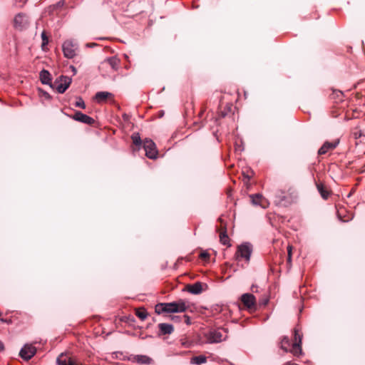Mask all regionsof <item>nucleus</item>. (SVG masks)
<instances>
[{
    "mask_svg": "<svg viewBox=\"0 0 365 365\" xmlns=\"http://www.w3.org/2000/svg\"><path fill=\"white\" fill-rule=\"evenodd\" d=\"M301 329L296 327L294 329V340L291 341L287 336H284L280 341V348L286 352H291L294 356H299L302 353Z\"/></svg>",
    "mask_w": 365,
    "mask_h": 365,
    "instance_id": "obj_1",
    "label": "nucleus"
},
{
    "mask_svg": "<svg viewBox=\"0 0 365 365\" xmlns=\"http://www.w3.org/2000/svg\"><path fill=\"white\" fill-rule=\"evenodd\" d=\"M120 63V61L116 56L108 57L101 62L98 69L103 76H109L118 70Z\"/></svg>",
    "mask_w": 365,
    "mask_h": 365,
    "instance_id": "obj_2",
    "label": "nucleus"
},
{
    "mask_svg": "<svg viewBox=\"0 0 365 365\" xmlns=\"http://www.w3.org/2000/svg\"><path fill=\"white\" fill-rule=\"evenodd\" d=\"M275 197L278 203L287 206L297 200V192L293 187H289L287 190H277L275 193Z\"/></svg>",
    "mask_w": 365,
    "mask_h": 365,
    "instance_id": "obj_3",
    "label": "nucleus"
},
{
    "mask_svg": "<svg viewBox=\"0 0 365 365\" xmlns=\"http://www.w3.org/2000/svg\"><path fill=\"white\" fill-rule=\"evenodd\" d=\"M252 252V245L250 242H244L237 246V249L235 255V259L237 261L244 259L246 262H249Z\"/></svg>",
    "mask_w": 365,
    "mask_h": 365,
    "instance_id": "obj_4",
    "label": "nucleus"
},
{
    "mask_svg": "<svg viewBox=\"0 0 365 365\" xmlns=\"http://www.w3.org/2000/svg\"><path fill=\"white\" fill-rule=\"evenodd\" d=\"M205 338L210 344L220 343L227 338V331L222 328L212 329L205 334Z\"/></svg>",
    "mask_w": 365,
    "mask_h": 365,
    "instance_id": "obj_5",
    "label": "nucleus"
},
{
    "mask_svg": "<svg viewBox=\"0 0 365 365\" xmlns=\"http://www.w3.org/2000/svg\"><path fill=\"white\" fill-rule=\"evenodd\" d=\"M63 55L67 58H73L76 55L78 44L73 40L68 39L63 42L62 45Z\"/></svg>",
    "mask_w": 365,
    "mask_h": 365,
    "instance_id": "obj_6",
    "label": "nucleus"
},
{
    "mask_svg": "<svg viewBox=\"0 0 365 365\" xmlns=\"http://www.w3.org/2000/svg\"><path fill=\"white\" fill-rule=\"evenodd\" d=\"M71 78L68 76H61L58 79L54 82L52 88H55L58 93H63L71 83Z\"/></svg>",
    "mask_w": 365,
    "mask_h": 365,
    "instance_id": "obj_7",
    "label": "nucleus"
},
{
    "mask_svg": "<svg viewBox=\"0 0 365 365\" xmlns=\"http://www.w3.org/2000/svg\"><path fill=\"white\" fill-rule=\"evenodd\" d=\"M143 147L145 152V155L150 159H155L158 155V150L155 143L150 139H145L143 141Z\"/></svg>",
    "mask_w": 365,
    "mask_h": 365,
    "instance_id": "obj_8",
    "label": "nucleus"
},
{
    "mask_svg": "<svg viewBox=\"0 0 365 365\" xmlns=\"http://www.w3.org/2000/svg\"><path fill=\"white\" fill-rule=\"evenodd\" d=\"M29 24V19L28 16L24 13H19L16 15L14 19V25L15 29L19 31L26 29Z\"/></svg>",
    "mask_w": 365,
    "mask_h": 365,
    "instance_id": "obj_9",
    "label": "nucleus"
},
{
    "mask_svg": "<svg viewBox=\"0 0 365 365\" xmlns=\"http://www.w3.org/2000/svg\"><path fill=\"white\" fill-rule=\"evenodd\" d=\"M36 349L31 344H25L21 349L19 355L25 360H29L36 354Z\"/></svg>",
    "mask_w": 365,
    "mask_h": 365,
    "instance_id": "obj_10",
    "label": "nucleus"
},
{
    "mask_svg": "<svg viewBox=\"0 0 365 365\" xmlns=\"http://www.w3.org/2000/svg\"><path fill=\"white\" fill-rule=\"evenodd\" d=\"M339 143V139L336 138L332 141H325L321 146V155L326 154L334 150Z\"/></svg>",
    "mask_w": 365,
    "mask_h": 365,
    "instance_id": "obj_11",
    "label": "nucleus"
},
{
    "mask_svg": "<svg viewBox=\"0 0 365 365\" xmlns=\"http://www.w3.org/2000/svg\"><path fill=\"white\" fill-rule=\"evenodd\" d=\"M250 197L252 203L255 205H259L263 208L268 206L267 200L261 194L250 195Z\"/></svg>",
    "mask_w": 365,
    "mask_h": 365,
    "instance_id": "obj_12",
    "label": "nucleus"
},
{
    "mask_svg": "<svg viewBox=\"0 0 365 365\" xmlns=\"http://www.w3.org/2000/svg\"><path fill=\"white\" fill-rule=\"evenodd\" d=\"M73 118L76 121H79L87 125H92L94 123L93 118L80 111H76L73 115Z\"/></svg>",
    "mask_w": 365,
    "mask_h": 365,
    "instance_id": "obj_13",
    "label": "nucleus"
},
{
    "mask_svg": "<svg viewBox=\"0 0 365 365\" xmlns=\"http://www.w3.org/2000/svg\"><path fill=\"white\" fill-rule=\"evenodd\" d=\"M241 301L247 308H252L255 305L256 299L252 294H244L241 297Z\"/></svg>",
    "mask_w": 365,
    "mask_h": 365,
    "instance_id": "obj_14",
    "label": "nucleus"
},
{
    "mask_svg": "<svg viewBox=\"0 0 365 365\" xmlns=\"http://www.w3.org/2000/svg\"><path fill=\"white\" fill-rule=\"evenodd\" d=\"M158 327L160 331L158 334L159 336L171 334L174 331V327L171 324L160 323Z\"/></svg>",
    "mask_w": 365,
    "mask_h": 365,
    "instance_id": "obj_15",
    "label": "nucleus"
},
{
    "mask_svg": "<svg viewBox=\"0 0 365 365\" xmlns=\"http://www.w3.org/2000/svg\"><path fill=\"white\" fill-rule=\"evenodd\" d=\"M171 306H172L171 302L158 304L155 306V312L159 314L161 313H163V312L174 313L173 312L174 309H173V307Z\"/></svg>",
    "mask_w": 365,
    "mask_h": 365,
    "instance_id": "obj_16",
    "label": "nucleus"
},
{
    "mask_svg": "<svg viewBox=\"0 0 365 365\" xmlns=\"http://www.w3.org/2000/svg\"><path fill=\"white\" fill-rule=\"evenodd\" d=\"M57 364L58 365H78L76 361L66 354H61L57 358Z\"/></svg>",
    "mask_w": 365,
    "mask_h": 365,
    "instance_id": "obj_17",
    "label": "nucleus"
},
{
    "mask_svg": "<svg viewBox=\"0 0 365 365\" xmlns=\"http://www.w3.org/2000/svg\"><path fill=\"white\" fill-rule=\"evenodd\" d=\"M171 307H173L174 313L183 312L186 311L187 307L183 300H178L176 302H171Z\"/></svg>",
    "mask_w": 365,
    "mask_h": 365,
    "instance_id": "obj_18",
    "label": "nucleus"
},
{
    "mask_svg": "<svg viewBox=\"0 0 365 365\" xmlns=\"http://www.w3.org/2000/svg\"><path fill=\"white\" fill-rule=\"evenodd\" d=\"M40 80L43 84L49 85L51 87H53L51 73L47 70L43 69L40 72Z\"/></svg>",
    "mask_w": 365,
    "mask_h": 365,
    "instance_id": "obj_19",
    "label": "nucleus"
},
{
    "mask_svg": "<svg viewBox=\"0 0 365 365\" xmlns=\"http://www.w3.org/2000/svg\"><path fill=\"white\" fill-rule=\"evenodd\" d=\"M187 291L193 294H199L202 291V283L197 282L192 284H190L187 287Z\"/></svg>",
    "mask_w": 365,
    "mask_h": 365,
    "instance_id": "obj_20",
    "label": "nucleus"
},
{
    "mask_svg": "<svg viewBox=\"0 0 365 365\" xmlns=\"http://www.w3.org/2000/svg\"><path fill=\"white\" fill-rule=\"evenodd\" d=\"M134 361L140 364H150L153 359L146 355H135Z\"/></svg>",
    "mask_w": 365,
    "mask_h": 365,
    "instance_id": "obj_21",
    "label": "nucleus"
},
{
    "mask_svg": "<svg viewBox=\"0 0 365 365\" xmlns=\"http://www.w3.org/2000/svg\"><path fill=\"white\" fill-rule=\"evenodd\" d=\"M113 95L111 93L107 91H100L96 93L95 100L98 103H102L105 101L107 98L111 97Z\"/></svg>",
    "mask_w": 365,
    "mask_h": 365,
    "instance_id": "obj_22",
    "label": "nucleus"
},
{
    "mask_svg": "<svg viewBox=\"0 0 365 365\" xmlns=\"http://www.w3.org/2000/svg\"><path fill=\"white\" fill-rule=\"evenodd\" d=\"M333 193L331 190L328 189L321 182V197L324 200L331 198Z\"/></svg>",
    "mask_w": 365,
    "mask_h": 365,
    "instance_id": "obj_23",
    "label": "nucleus"
},
{
    "mask_svg": "<svg viewBox=\"0 0 365 365\" xmlns=\"http://www.w3.org/2000/svg\"><path fill=\"white\" fill-rule=\"evenodd\" d=\"M207 362V357L204 355L193 356L190 359L191 364L202 365Z\"/></svg>",
    "mask_w": 365,
    "mask_h": 365,
    "instance_id": "obj_24",
    "label": "nucleus"
},
{
    "mask_svg": "<svg viewBox=\"0 0 365 365\" xmlns=\"http://www.w3.org/2000/svg\"><path fill=\"white\" fill-rule=\"evenodd\" d=\"M331 98L336 101V102H341L344 98V93L339 90H333Z\"/></svg>",
    "mask_w": 365,
    "mask_h": 365,
    "instance_id": "obj_25",
    "label": "nucleus"
},
{
    "mask_svg": "<svg viewBox=\"0 0 365 365\" xmlns=\"http://www.w3.org/2000/svg\"><path fill=\"white\" fill-rule=\"evenodd\" d=\"M220 240L222 245H227L228 247L231 246V245L230 244V239H229V237H228L226 231L222 232L220 233Z\"/></svg>",
    "mask_w": 365,
    "mask_h": 365,
    "instance_id": "obj_26",
    "label": "nucleus"
},
{
    "mask_svg": "<svg viewBox=\"0 0 365 365\" xmlns=\"http://www.w3.org/2000/svg\"><path fill=\"white\" fill-rule=\"evenodd\" d=\"M135 314L142 321H144L148 317V312L144 308L137 309Z\"/></svg>",
    "mask_w": 365,
    "mask_h": 365,
    "instance_id": "obj_27",
    "label": "nucleus"
},
{
    "mask_svg": "<svg viewBox=\"0 0 365 365\" xmlns=\"http://www.w3.org/2000/svg\"><path fill=\"white\" fill-rule=\"evenodd\" d=\"M131 138H132L133 144H135L136 146H140L141 145L142 140H141V138H140V136L139 133H133L132 135Z\"/></svg>",
    "mask_w": 365,
    "mask_h": 365,
    "instance_id": "obj_28",
    "label": "nucleus"
},
{
    "mask_svg": "<svg viewBox=\"0 0 365 365\" xmlns=\"http://www.w3.org/2000/svg\"><path fill=\"white\" fill-rule=\"evenodd\" d=\"M41 38H42V44H41V48L44 51L45 50V47L48 45V38L45 33V31H43L42 34H41Z\"/></svg>",
    "mask_w": 365,
    "mask_h": 365,
    "instance_id": "obj_29",
    "label": "nucleus"
},
{
    "mask_svg": "<svg viewBox=\"0 0 365 365\" xmlns=\"http://www.w3.org/2000/svg\"><path fill=\"white\" fill-rule=\"evenodd\" d=\"M75 106L78 108H85L86 105L83 100L81 98H79L78 101L76 102Z\"/></svg>",
    "mask_w": 365,
    "mask_h": 365,
    "instance_id": "obj_30",
    "label": "nucleus"
},
{
    "mask_svg": "<svg viewBox=\"0 0 365 365\" xmlns=\"http://www.w3.org/2000/svg\"><path fill=\"white\" fill-rule=\"evenodd\" d=\"M353 135H354V138L356 139H357V138H360L361 136L363 135V134H362L361 130H356V131H354L353 133Z\"/></svg>",
    "mask_w": 365,
    "mask_h": 365,
    "instance_id": "obj_31",
    "label": "nucleus"
},
{
    "mask_svg": "<svg viewBox=\"0 0 365 365\" xmlns=\"http://www.w3.org/2000/svg\"><path fill=\"white\" fill-rule=\"evenodd\" d=\"M200 256L202 259H207V258H209L210 255L207 252H201Z\"/></svg>",
    "mask_w": 365,
    "mask_h": 365,
    "instance_id": "obj_32",
    "label": "nucleus"
},
{
    "mask_svg": "<svg viewBox=\"0 0 365 365\" xmlns=\"http://www.w3.org/2000/svg\"><path fill=\"white\" fill-rule=\"evenodd\" d=\"M97 44L96 43H88L86 44V46L88 48H93L94 46H96Z\"/></svg>",
    "mask_w": 365,
    "mask_h": 365,
    "instance_id": "obj_33",
    "label": "nucleus"
},
{
    "mask_svg": "<svg viewBox=\"0 0 365 365\" xmlns=\"http://www.w3.org/2000/svg\"><path fill=\"white\" fill-rule=\"evenodd\" d=\"M70 69L71 70V71L73 72V75L76 74L77 73V70L75 66H70Z\"/></svg>",
    "mask_w": 365,
    "mask_h": 365,
    "instance_id": "obj_34",
    "label": "nucleus"
},
{
    "mask_svg": "<svg viewBox=\"0 0 365 365\" xmlns=\"http://www.w3.org/2000/svg\"><path fill=\"white\" fill-rule=\"evenodd\" d=\"M287 252H288V255L292 256V247L291 246L287 247Z\"/></svg>",
    "mask_w": 365,
    "mask_h": 365,
    "instance_id": "obj_35",
    "label": "nucleus"
},
{
    "mask_svg": "<svg viewBox=\"0 0 365 365\" xmlns=\"http://www.w3.org/2000/svg\"><path fill=\"white\" fill-rule=\"evenodd\" d=\"M4 344H3V343L1 342V341L0 340V351H3V350H4Z\"/></svg>",
    "mask_w": 365,
    "mask_h": 365,
    "instance_id": "obj_36",
    "label": "nucleus"
},
{
    "mask_svg": "<svg viewBox=\"0 0 365 365\" xmlns=\"http://www.w3.org/2000/svg\"><path fill=\"white\" fill-rule=\"evenodd\" d=\"M315 183H316V187H317L318 191L319 192V183L317 181H316Z\"/></svg>",
    "mask_w": 365,
    "mask_h": 365,
    "instance_id": "obj_37",
    "label": "nucleus"
},
{
    "mask_svg": "<svg viewBox=\"0 0 365 365\" xmlns=\"http://www.w3.org/2000/svg\"><path fill=\"white\" fill-rule=\"evenodd\" d=\"M291 260H292V256H291V255H288V257H287V261H288V262H291Z\"/></svg>",
    "mask_w": 365,
    "mask_h": 365,
    "instance_id": "obj_38",
    "label": "nucleus"
},
{
    "mask_svg": "<svg viewBox=\"0 0 365 365\" xmlns=\"http://www.w3.org/2000/svg\"><path fill=\"white\" fill-rule=\"evenodd\" d=\"M16 1L22 2L23 4L26 3L27 0H16Z\"/></svg>",
    "mask_w": 365,
    "mask_h": 365,
    "instance_id": "obj_39",
    "label": "nucleus"
},
{
    "mask_svg": "<svg viewBox=\"0 0 365 365\" xmlns=\"http://www.w3.org/2000/svg\"><path fill=\"white\" fill-rule=\"evenodd\" d=\"M252 291L254 292V286L252 287Z\"/></svg>",
    "mask_w": 365,
    "mask_h": 365,
    "instance_id": "obj_40",
    "label": "nucleus"
}]
</instances>
